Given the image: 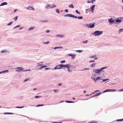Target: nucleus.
Listing matches in <instances>:
<instances>
[{
  "instance_id": "nucleus-61",
  "label": "nucleus",
  "mask_w": 123,
  "mask_h": 123,
  "mask_svg": "<svg viewBox=\"0 0 123 123\" xmlns=\"http://www.w3.org/2000/svg\"><path fill=\"white\" fill-rule=\"evenodd\" d=\"M86 92V91H84L83 92L84 93H85Z\"/></svg>"
},
{
  "instance_id": "nucleus-38",
  "label": "nucleus",
  "mask_w": 123,
  "mask_h": 123,
  "mask_svg": "<svg viewBox=\"0 0 123 123\" xmlns=\"http://www.w3.org/2000/svg\"><path fill=\"white\" fill-rule=\"evenodd\" d=\"M75 12H76V13L79 14H80V12H78V11L77 10H75Z\"/></svg>"
},
{
  "instance_id": "nucleus-18",
  "label": "nucleus",
  "mask_w": 123,
  "mask_h": 123,
  "mask_svg": "<svg viewBox=\"0 0 123 123\" xmlns=\"http://www.w3.org/2000/svg\"><path fill=\"white\" fill-rule=\"evenodd\" d=\"M9 71L8 70H6L2 71V72L3 73H7Z\"/></svg>"
},
{
  "instance_id": "nucleus-63",
  "label": "nucleus",
  "mask_w": 123,
  "mask_h": 123,
  "mask_svg": "<svg viewBox=\"0 0 123 123\" xmlns=\"http://www.w3.org/2000/svg\"><path fill=\"white\" fill-rule=\"evenodd\" d=\"M89 96V94H88V95H86V96Z\"/></svg>"
},
{
  "instance_id": "nucleus-45",
  "label": "nucleus",
  "mask_w": 123,
  "mask_h": 123,
  "mask_svg": "<svg viewBox=\"0 0 123 123\" xmlns=\"http://www.w3.org/2000/svg\"><path fill=\"white\" fill-rule=\"evenodd\" d=\"M6 52V51H5V50H2L1 51V53H4V52Z\"/></svg>"
},
{
  "instance_id": "nucleus-14",
  "label": "nucleus",
  "mask_w": 123,
  "mask_h": 123,
  "mask_svg": "<svg viewBox=\"0 0 123 123\" xmlns=\"http://www.w3.org/2000/svg\"><path fill=\"white\" fill-rule=\"evenodd\" d=\"M72 15L71 14H68L65 15H64V16L65 17H72Z\"/></svg>"
},
{
  "instance_id": "nucleus-6",
  "label": "nucleus",
  "mask_w": 123,
  "mask_h": 123,
  "mask_svg": "<svg viewBox=\"0 0 123 123\" xmlns=\"http://www.w3.org/2000/svg\"><path fill=\"white\" fill-rule=\"evenodd\" d=\"M108 20L109 21V24H113L114 22V21L113 20L112 18H111L110 19H109Z\"/></svg>"
},
{
  "instance_id": "nucleus-50",
  "label": "nucleus",
  "mask_w": 123,
  "mask_h": 123,
  "mask_svg": "<svg viewBox=\"0 0 123 123\" xmlns=\"http://www.w3.org/2000/svg\"><path fill=\"white\" fill-rule=\"evenodd\" d=\"M45 8L46 9H49V7L47 6V5L46 6V7H45Z\"/></svg>"
},
{
  "instance_id": "nucleus-23",
  "label": "nucleus",
  "mask_w": 123,
  "mask_h": 123,
  "mask_svg": "<svg viewBox=\"0 0 123 123\" xmlns=\"http://www.w3.org/2000/svg\"><path fill=\"white\" fill-rule=\"evenodd\" d=\"M65 102L67 103H73L74 102L71 101H66Z\"/></svg>"
},
{
  "instance_id": "nucleus-31",
  "label": "nucleus",
  "mask_w": 123,
  "mask_h": 123,
  "mask_svg": "<svg viewBox=\"0 0 123 123\" xmlns=\"http://www.w3.org/2000/svg\"><path fill=\"white\" fill-rule=\"evenodd\" d=\"M65 62V60H63V61H61L60 62V63H63Z\"/></svg>"
},
{
  "instance_id": "nucleus-47",
  "label": "nucleus",
  "mask_w": 123,
  "mask_h": 123,
  "mask_svg": "<svg viewBox=\"0 0 123 123\" xmlns=\"http://www.w3.org/2000/svg\"><path fill=\"white\" fill-rule=\"evenodd\" d=\"M53 91H54V92H57L58 91V90H56L55 89Z\"/></svg>"
},
{
  "instance_id": "nucleus-35",
  "label": "nucleus",
  "mask_w": 123,
  "mask_h": 123,
  "mask_svg": "<svg viewBox=\"0 0 123 123\" xmlns=\"http://www.w3.org/2000/svg\"><path fill=\"white\" fill-rule=\"evenodd\" d=\"M96 65V63H93L92 65H91V67H94L95 65Z\"/></svg>"
},
{
  "instance_id": "nucleus-32",
  "label": "nucleus",
  "mask_w": 123,
  "mask_h": 123,
  "mask_svg": "<svg viewBox=\"0 0 123 123\" xmlns=\"http://www.w3.org/2000/svg\"><path fill=\"white\" fill-rule=\"evenodd\" d=\"M41 97V96H36L35 98H40Z\"/></svg>"
},
{
  "instance_id": "nucleus-19",
  "label": "nucleus",
  "mask_w": 123,
  "mask_h": 123,
  "mask_svg": "<svg viewBox=\"0 0 123 123\" xmlns=\"http://www.w3.org/2000/svg\"><path fill=\"white\" fill-rule=\"evenodd\" d=\"M43 63V62H41L39 63L38 64H37L38 65H37V66H40L42 64V63Z\"/></svg>"
},
{
  "instance_id": "nucleus-54",
  "label": "nucleus",
  "mask_w": 123,
  "mask_h": 123,
  "mask_svg": "<svg viewBox=\"0 0 123 123\" xmlns=\"http://www.w3.org/2000/svg\"><path fill=\"white\" fill-rule=\"evenodd\" d=\"M49 30H47V31H46V32L47 33H49Z\"/></svg>"
},
{
  "instance_id": "nucleus-26",
  "label": "nucleus",
  "mask_w": 123,
  "mask_h": 123,
  "mask_svg": "<svg viewBox=\"0 0 123 123\" xmlns=\"http://www.w3.org/2000/svg\"><path fill=\"white\" fill-rule=\"evenodd\" d=\"M98 92H100V91L99 90H97L96 91H95L94 92H93L92 94L94 93H96Z\"/></svg>"
},
{
  "instance_id": "nucleus-29",
  "label": "nucleus",
  "mask_w": 123,
  "mask_h": 123,
  "mask_svg": "<svg viewBox=\"0 0 123 123\" xmlns=\"http://www.w3.org/2000/svg\"><path fill=\"white\" fill-rule=\"evenodd\" d=\"M56 12H57L58 13H59V11L58 9H56Z\"/></svg>"
},
{
  "instance_id": "nucleus-25",
  "label": "nucleus",
  "mask_w": 123,
  "mask_h": 123,
  "mask_svg": "<svg viewBox=\"0 0 123 123\" xmlns=\"http://www.w3.org/2000/svg\"><path fill=\"white\" fill-rule=\"evenodd\" d=\"M46 65H44V66H41V67L40 68V69H42L43 68H44L45 67H46Z\"/></svg>"
},
{
  "instance_id": "nucleus-8",
  "label": "nucleus",
  "mask_w": 123,
  "mask_h": 123,
  "mask_svg": "<svg viewBox=\"0 0 123 123\" xmlns=\"http://www.w3.org/2000/svg\"><path fill=\"white\" fill-rule=\"evenodd\" d=\"M121 18H118L116 20V21L117 22L121 23Z\"/></svg>"
},
{
  "instance_id": "nucleus-17",
  "label": "nucleus",
  "mask_w": 123,
  "mask_h": 123,
  "mask_svg": "<svg viewBox=\"0 0 123 123\" xmlns=\"http://www.w3.org/2000/svg\"><path fill=\"white\" fill-rule=\"evenodd\" d=\"M34 27H30L29 29H28V30L29 31H30L31 30H32L33 29H34Z\"/></svg>"
},
{
  "instance_id": "nucleus-42",
  "label": "nucleus",
  "mask_w": 123,
  "mask_h": 123,
  "mask_svg": "<svg viewBox=\"0 0 123 123\" xmlns=\"http://www.w3.org/2000/svg\"><path fill=\"white\" fill-rule=\"evenodd\" d=\"M78 18L79 19H82V17H78Z\"/></svg>"
},
{
  "instance_id": "nucleus-51",
  "label": "nucleus",
  "mask_w": 123,
  "mask_h": 123,
  "mask_svg": "<svg viewBox=\"0 0 123 123\" xmlns=\"http://www.w3.org/2000/svg\"><path fill=\"white\" fill-rule=\"evenodd\" d=\"M95 62V61L94 60H92V61H89V62Z\"/></svg>"
},
{
  "instance_id": "nucleus-48",
  "label": "nucleus",
  "mask_w": 123,
  "mask_h": 123,
  "mask_svg": "<svg viewBox=\"0 0 123 123\" xmlns=\"http://www.w3.org/2000/svg\"><path fill=\"white\" fill-rule=\"evenodd\" d=\"M49 43V42H45L44 43V44H48Z\"/></svg>"
},
{
  "instance_id": "nucleus-4",
  "label": "nucleus",
  "mask_w": 123,
  "mask_h": 123,
  "mask_svg": "<svg viewBox=\"0 0 123 123\" xmlns=\"http://www.w3.org/2000/svg\"><path fill=\"white\" fill-rule=\"evenodd\" d=\"M95 24H92V23L88 24L87 25V26L88 28H92L95 26Z\"/></svg>"
},
{
  "instance_id": "nucleus-56",
  "label": "nucleus",
  "mask_w": 123,
  "mask_h": 123,
  "mask_svg": "<svg viewBox=\"0 0 123 123\" xmlns=\"http://www.w3.org/2000/svg\"><path fill=\"white\" fill-rule=\"evenodd\" d=\"M17 11V10L16 9H15V10H14V12H15L16 11Z\"/></svg>"
},
{
  "instance_id": "nucleus-36",
  "label": "nucleus",
  "mask_w": 123,
  "mask_h": 123,
  "mask_svg": "<svg viewBox=\"0 0 123 123\" xmlns=\"http://www.w3.org/2000/svg\"><path fill=\"white\" fill-rule=\"evenodd\" d=\"M117 121H123V119H117Z\"/></svg>"
},
{
  "instance_id": "nucleus-34",
  "label": "nucleus",
  "mask_w": 123,
  "mask_h": 123,
  "mask_svg": "<svg viewBox=\"0 0 123 123\" xmlns=\"http://www.w3.org/2000/svg\"><path fill=\"white\" fill-rule=\"evenodd\" d=\"M18 18V16H16L13 19H14L15 21H16L17 20Z\"/></svg>"
},
{
  "instance_id": "nucleus-62",
  "label": "nucleus",
  "mask_w": 123,
  "mask_h": 123,
  "mask_svg": "<svg viewBox=\"0 0 123 123\" xmlns=\"http://www.w3.org/2000/svg\"><path fill=\"white\" fill-rule=\"evenodd\" d=\"M20 26V25H17L16 26V27H19Z\"/></svg>"
},
{
  "instance_id": "nucleus-5",
  "label": "nucleus",
  "mask_w": 123,
  "mask_h": 123,
  "mask_svg": "<svg viewBox=\"0 0 123 123\" xmlns=\"http://www.w3.org/2000/svg\"><path fill=\"white\" fill-rule=\"evenodd\" d=\"M23 68L22 67H17L16 68V71L18 72H20V71L21 70L24 71V70H23Z\"/></svg>"
},
{
  "instance_id": "nucleus-13",
  "label": "nucleus",
  "mask_w": 123,
  "mask_h": 123,
  "mask_svg": "<svg viewBox=\"0 0 123 123\" xmlns=\"http://www.w3.org/2000/svg\"><path fill=\"white\" fill-rule=\"evenodd\" d=\"M7 2H3L0 5V6H3L5 5H7Z\"/></svg>"
},
{
  "instance_id": "nucleus-37",
  "label": "nucleus",
  "mask_w": 123,
  "mask_h": 123,
  "mask_svg": "<svg viewBox=\"0 0 123 123\" xmlns=\"http://www.w3.org/2000/svg\"><path fill=\"white\" fill-rule=\"evenodd\" d=\"M29 78H28L27 79H26L25 80H24V82H26V81H27L28 80H29Z\"/></svg>"
},
{
  "instance_id": "nucleus-60",
  "label": "nucleus",
  "mask_w": 123,
  "mask_h": 123,
  "mask_svg": "<svg viewBox=\"0 0 123 123\" xmlns=\"http://www.w3.org/2000/svg\"><path fill=\"white\" fill-rule=\"evenodd\" d=\"M64 102V101H61L60 102V103H61L62 102Z\"/></svg>"
},
{
  "instance_id": "nucleus-64",
  "label": "nucleus",
  "mask_w": 123,
  "mask_h": 123,
  "mask_svg": "<svg viewBox=\"0 0 123 123\" xmlns=\"http://www.w3.org/2000/svg\"><path fill=\"white\" fill-rule=\"evenodd\" d=\"M36 88H35V89H33V90H36Z\"/></svg>"
},
{
  "instance_id": "nucleus-53",
  "label": "nucleus",
  "mask_w": 123,
  "mask_h": 123,
  "mask_svg": "<svg viewBox=\"0 0 123 123\" xmlns=\"http://www.w3.org/2000/svg\"><path fill=\"white\" fill-rule=\"evenodd\" d=\"M107 80H108V79L104 80H103V81H106Z\"/></svg>"
},
{
  "instance_id": "nucleus-1",
  "label": "nucleus",
  "mask_w": 123,
  "mask_h": 123,
  "mask_svg": "<svg viewBox=\"0 0 123 123\" xmlns=\"http://www.w3.org/2000/svg\"><path fill=\"white\" fill-rule=\"evenodd\" d=\"M67 67L68 69L69 68V65H63L61 64L58 65L55 67V69H59L61 68L62 67Z\"/></svg>"
},
{
  "instance_id": "nucleus-49",
  "label": "nucleus",
  "mask_w": 123,
  "mask_h": 123,
  "mask_svg": "<svg viewBox=\"0 0 123 123\" xmlns=\"http://www.w3.org/2000/svg\"><path fill=\"white\" fill-rule=\"evenodd\" d=\"M4 114H9V113L7 112V113H4Z\"/></svg>"
},
{
  "instance_id": "nucleus-21",
  "label": "nucleus",
  "mask_w": 123,
  "mask_h": 123,
  "mask_svg": "<svg viewBox=\"0 0 123 123\" xmlns=\"http://www.w3.org/2000/svg\"><path fill=\"white\" fill-rule=\"evenodd\" d=\"M72 17L74 18H78L77 16L74 15H72Z\"/></svg>"
},
{
  "instance_id": "nucleus-28",
  "label": "nucleus",
  "mask_w": 123,
  "mask_h": 123,
  "mask_svg": "<svg viewBox=\"0 0 123 123\" xmlns=\"http://www.w3.org/2000/svg\"><path fill=\"white\" fill-rule=\"evenodd\" d=\"M44 105L43 104H42V105H37V107H38L40 106H43Z\"/></svg>"
},
{
  "instance_id": "nucleus-30",
  "label": "nucleus",
  "mask_w": 123,
  "mask_h": 123,
  "mask_svg": "<svg viewBox=\"0 0 123 123\" xmlns=\"http://www.w3.org/2000/svg\"><path fill=\"white\" fill-rule=\"evenodd\" d=\"M24 107V106H21V107H19L17 106L16 107V108H22Z\"/></svg>"
},
{
  "instance_id": "nucleus-24",
  "label": "nucleus",
  "mask_w": 123,
  "mask_h": 123,
  "mask_svg": "<svg viewBox=\"0 0 123 123\" xmlns=\"http://www.w3.org/2000/svg\"><path fill=\"white\" fill-rule=\"evenodd\" d=\"M82 51V50H76V51L79 53H81Z\"/></svg>"
},
{
  "instance_id": "nucleus-11",
  "label": "nucleus",
  "mask_w": 123,
  "mask_h": 123,
  "mask_svg": "<svg viewBox=\"0 0 123 123\" xmlns=\"http://www.w3.org/2000/svg\"><path fill=\"white\" fill-rule=\"evenodd\" d=\"M102 93H101V92H99V93H97L96 94H95V95L92 96L91 97H95V96H98L100 95L101 94H102Z\"/></svg>"
},
{
  "instance_id": "nucleus-57",
  "label": "nucleus",
  "mask_w": 123,
  "mask_h": 123,
  "mask_svg": "<svg viewBox=\"0 0 123 123\" xmlns=\"http://www.w3.org/2000/svg\"><path fill=\"white\" fill-rule=\"evenodd\" d=\"M13 113H9V114H13Z\"/></svg>"
},
{
  "instance_id": "nucleus-10",
  "label": "nucleus",
  "mask_w": 123,
  "mask_h": 123,
  "mask_svg": "<svg viewBox=\"0 0 123 123\" xmlns=\"http://www.w3.org/2000/svg\"><path fill=\"white\" fill-rule=\"evenodd\" d=\"M27 8V9H29V10H35V9L33 8V7L31 6H29Z\"/></svg>"
},
{
  "instance_id": "nucleus-59",
  "label": "nucleus",
  "mask_w": 123,
  "mask_h": 123,
  "mask_svg": "<svg viewBox=\"0 0 123 123\" xmlns=\"http://www.w3.org/2000/svg\"><path fill=\"white\" fill-rule=\"evenodd\" d=\"M62 122H53V123H61Z\"/></svg>"
},
{
  "instance_id": "nucleus-22",
  "label": "nucleus",
  "mask_w": 123,
  "mask_h": 123,
  "mask_svg": "<svg viewBox=\"0 0 123 123\" xmlns=\"http://www.w3.org/2000/svg\"><path fill=\"white\" fill-rule=\"evenodd\" d=\"M123 31V28L120 29L119 30V33H120L121 32Z\"/></svg>"
},
{
  "instance_id": "nucleus-44",
  "label": "nucleus",
  "mask_w": 123,
  "mask_h": 123,
  "mask_svg": "<svg viewBox=\"0 0 123 123\" xmlns=\"http://www.w3.org/2000/svg\"><path fill=\"white\" fill-rule=\"evenodd\" d=\"M87 41H88L87 40H86L85 41L83 42V43H87Z\"/></svg>"
},
{
  "instance_id": "nucleus-33",
  "label": "nucleus",
  "mask_w": 123,
  "mask_h": 123,
  "mask_svg": "<svg viewBox=\"0 0 123 123\" xmlns=\"http://www.w3.org/2000/svg\"><path fill=\"white\" fill-rule=\"evenodd\" d=\"M59 48H62V47H55L54 48V49H58Z\"/></svg>"
},
{
  "instance_id": "nucleus-52",
  "label": "nucleus",
  "mask_w": 123,
  "mask_h": 123,
  "mask_svg": "<svg viewBox=\"0 0 123 123\" xmlns=\"http://www.w3.org/2000/svg\"><path fill=\"white\" fill-rule=\"evenodd\" d=\"M68 10L67 9H66L65 10V11L66 12H68Z\"/></svg>"
},
{
  "instance_id": "nucleus-55",
  "label": "nucleus",
  "mask_w": 123,
  "mask_h": 123,
  "mask_svg": "<svg viewBox=\"0 0 123 123\" xmlns=\"http://www.w3.org/2000/svg\"><path fill=\"white\" fill-rule=\"evenodd\" d=\"M123 91V89H122L121 90H120L119 91V92H121V91Z\"/></svg>"
},
{
  "instance_id": "nucleus-12",
  "label": "nucleus",
  "mask_w": 123,
  "mask_h": 123,
  "mask_svg": "<svg viewBox=\"0 0 123 123\" xmlns=\"http://www.w3.org/2000/svg\"><path fill=\"white\" fill-rule=\"evenodd\" d=\"M68 55L71 56H72V59H73L74 58L75 56L74 55H72L70 54H69Z\"/></svg>"
},
{
  "instance_id": "nucleus-27",
  "label": "nucleus",
  "mask_w": 123,
  "mask_h": 123,
  "mask_svg": "<svg viewBox=\"0 0 123 123\" xmlns=\"http://www.w3.org/2000/svg\"><path fill=\"white\" fill-rule=\"evenodd\" d=\"M12 23H13V22H10L7 25H10L12 24Z\"/></svg>"
},
{
  "instance_id": "nucleus-41",
  "label": "nucleus",
  "mask_w": 123,
  "mask_h": 123,
  "mask_svg": "<svg viewBox=\"0 0 123 123\" xmlns=\"http://www.w3.org/2000/svg\"><path fill=\"white\" fill-rule=\"evenodd\" d=\"M89 123H98L96 121H92V122H90Z\"/></svg>"
},
{
  "instance_id": "nucleus-7",
  "label": "nucleus",
  "mask_w": 123,
  "mask_h": 123,
  "mask_svg": "<svg viewBox=\"0 0 123 123\" xmlns=\"http://www.w3.org/2000/svg\"><path fill=\"white\" fill-rule=\"evenodd\" d=\"M92 78L93 79L94 81H96L98 80H100V79H101V77H98L96 79H95V77L94 76H92Z\"/></svg>"
},
{
  "instance_id": "nucleus-15",
  "label": "nucleus",
  "mask_w": 123,
  "mask_h": 123,
  "mask_svg": "<svg viewBox=\"0 0 123 123\" xmlns=\"http://www.w3.org/2000/svg\"><path fill=\"white\" fill-rule=\"evenodd\" d=\"M116 90L114 89H108V92H115Z\"/></svg>"
},
{
  "instance_id": "nucleus-9",
  "label": "nucleus",
  "mask_w": 123,
  "mask_h": 123,
  "mask_svg": "<svg viewBox=\"0 0 123 123\" xmlns=\"http://www.w3.org/2000/svg\"><path fill=\"white\" fill-rule=\"evenodd\" d=\"M47 6L49 7V8H52L53 7H56V6L54 4H53V6H50V5H47Z\"/></svg>"
},
{
  "instance_id": "nucleus-43",
  "label": "nucleus",
  "mask_w": 123,
  "mask_h": 123,
  "mask_svg": "<svg viewBox=\"0 0 123 123\" xmlns=\"http://www.w3.org/2000/svg\"><path fill=\"white\" fill-rule=\"evenodd\" d=\"M108 92V89H107L105 90V91L104 92H103L102 93H103L105 92Z\"/></svg>"
},
{
  "instance_id": "nucleus-39",
  "label": "nucleus",
  "mask_w": 123,
  "mask_h": 123,
  "mask_svg": "<svg viewBox=\"0 0 123 123\" xmlns=\"http://www.w3.org/2000/svg\"><path fill=\"white\" fill-rule=\"evenodd\" d=\"M67 65H69V68L68 69V71L69 72H71V71L69 70V69L70 68V65L69 64H67Z\"/></svg>"
},
{
  "instance_id": "nucleus-2",
  "label": "nucleus",
  "mask_w": 123,
  "mask_h": 123,
  "mask_svg": "<svg viewBox=\"0 0 123 123\" xmlns=\"http://www.w3.org/2000/svg\"><path fill=\"white\" fill-rule=\"evenodd\" d=\"M103 33L102 31H96L94 32L93 34L95 36H98L102 34Z\"/></svg>"
},
{
  "instance_id": "nucleus-16",
  "label": "nucleus",
  "mask_w": 123,
  "mask_h": 123,
  "mask_svg": "<svg viewBox=\"0 0 123 123\" xmlns=\"http://www.w3.org/2000/svg\"><path fill=\"white\" fill-rule=\"evenodd\" d=\"M68 7L69 8H73L74 7V6L72 4H71Z\"/></svg>"
},
{
  "instance_id": "nucleus-20",
  "label": "nucleus",
  "mask_w": 123,
  "mask_h": 123,
  "mask_svg": "<svg viewBox=\"0 0 123 123\" xmlns=\"http://www.w3.org/2000/svg\"><path fill=\"white\" fill-rule=\"evenodd\" d=\"M95 6V5H93L91 7V8L92 10H93Z\"/></svg>"
},
{
  "instance_id": "nucleus-46",
  "label": "nucleus",
  "mask_w": 123,
  "mask_h": 123,
  "mask_svg": "<svg viewBox=\"0 0 123 123\" xmlns=\"http://www.w3.org/2000/svg\"><path fill=\"white\" fill-rule=\"evenodd\" d=\"M89 68H84L83 69V70H89Z\"/></svg>"
},
{
  "instance_id": "nucleus-3",
  "label": "nucleus",
  "mask_w": 123,
  "mask_h": 123,
  "mask_svg": "<svg viewBox=\"0 0 123 123\" xmlns=\"http://www.w3.org/2000/svg\"><path fill=\"white\" fill-rule=\"evenodd\" d=\"M105 68H107V67H103L101 68L100 69H97L95 71V72L97 73H99L103 69Z\"/></svg>"
},
{
  "instance_id": "nucleus-40",
  "label": "nucleus",
  "mask_w": 123,
  "mask_h": 123,
  "mask_svg": "<svg viewBox=\"0 0 123 123\" xmlns=\"http://www.w3.org/2000/svg\"><path fill=\"white\" fill-rule=\"evenodd\" d=\"M95 56H96L95 55H92V56H90V58H94Z\"/></svg>"
},
{
  "instance_id": "nucleus-58",
  "label": "nucleus",
  "mask_w": 123,
  "mask_h": 123,
  "mask_svg": "<svg viewBox=\"0 0 123 123\" xmlns=\"http://www.w3.org/2000/svg\"><path fill=\"white\" fill-rule=\"evenodd\" d=\"M92 3H93V1H95V0H92Z\"/></svg>"
}]
</instances>
